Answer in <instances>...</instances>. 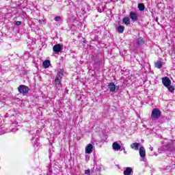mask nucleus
<instances>
[{
  "label": "nucleus",
  "instance_id": "1",
  "mask_svg": "<svg viewBox=\"0 0 175 175\" xmlns=\"http://www.w3.org/2000/svg\"><path fill=\"white\" fill-rule=\"evenodd\" d=\"M161 116H162V113L161 112V110H159L158 108H155V109H153L152 111L150 119L152 121H157V120H159Z\"/></svg>",
  "mask_w": 175,
  "mask_h": 175
},
{
  "label": "nucleus",
  "instance_id": "2",
  "mask_svg": "<svg viewBox=\"0 0 175 175\" xmlns=\"http://www.w3.org/2000/svg\"><path fill=\"white\" fill-rule=\"evenodd\" d=\"M18 91L20 94H28L29 92V88L25 85H21L18 88Z\"/></svg>",
  "mask_w": 175,
  "mask_h": 175
},
{
  "label": "nucleus",
  "instance_id": "3",
  "mask_svg": "<svg viewBox=\"0 0 175 175\" xmlns=\"http://www.w3.org/2000/svg\"><path fill=\"white\" fill-rule=\"evenodd\" d=\"M162 83L164 87H168L169 85H172V81L167 77H163L161 78Z\"/></svg>",
  "mask_w": 175,
  "mask_h": 175
},
{
  "label": "nucleus",
  "instance_id": "4",
  "mask_svg": "<svg viewBox=\"0 0 175 175\" xmlns=\"http://www.w3.org/2000/svg\"><path fill=\"white\" fill-rule=\"evenodd\" d=\"M108 89L111 92H114L116 90H120V86H116L114 83L111 82L108 85Z\"/></svg>",
  "mask_w": 175,
  "mask_h": 175
},
{
  "label": "nucleus",
  "instance_id": "5",
  "mask_svg": "<svg viewBox=\"0 0 175 175\" xmlns=\"http://www.w3.org/2000/svg\"><path fill=\"white\" fill-rule=\"evenodd\" d=\"M53 50L55 54H58L62 50V46L59 44H55L53 46Z\"/></svg>",
  "mask_w": 175,
  "mask_h": 175
},
{
  "label": "nucleus",
  "instance_id": "6",
  "mask_svg": "<svg viewBox=\"0 0 175 175\" xmlns=\"http://www.w3.org/2000/svg\"><path fill=\"white\" fill-rule=\"evenodd\" d=\"M129 17L131 20H132L133 21H137V20L139 19V16H137V14L133 12H130Z\"/></svg>",
  "mask_w": 175,
  "mask_h": 175
},
{
  "label": "nucleus",
  "instance_id": "7",
  "mask_svg": "<svg viewBox=\"0 0 175 175\" xmlns=\"http://www.w3.org/2000/svg\"><path fill=\"white\" fill-rule=\"evenodd\" d=\"M171 147H173V141L170 140L167 144L163 146V149L164 151H169Z\"/></svg>",
  "mask_w": 175,
  "mask_h": 175
},
{
  "label": "nucleus",
  "instance_id": "8",
  "mask_svg": "<svg viewBox=\"0 0 175 175\" xmlns=\"http://www.w3.org/2000/svg\"><path fill=\"white\" fill-rule=\"evenodd\" d=\"M92 150H94V146L92 144H88L85 147V154H92Z\"/></svg>",
  "mask_w": 175,
  "mask_h": 175
},
{
  "label": "nucleus",
  "instance_id": "9",
  "mask_svg": "<svg viewBox=\"0 0 175 175\" xmlns=\"http://www.w3.org/2000/svg\"><path fill=\"white\" fill-rule=\"evenodd\" d=\"M112 148L114 151H120L121 150V145L118 144V142H115L112 144Z\"/></svg>",
  "mask_w": 175,
  "mask_h": 175
},
{
  "label": "nucleus",
  "instance_id": "10",
  "mask_svg": "<svg viewBox=\"0 0 175 175\" xmlns=\"http://www.w3.org/2000/svg\"><path fill=\"white\" fill-rule=\"evenodd\" d=\"M139 155L141 158H144L146 157V149L144 146H141L139 148Z\"/></svg>",
  "mask_w": 175,
  "mask_h": 175
},
{
  "label": "nucleus",
  "instance_id": "11",
  "mask_svg": "<svg viewBox=\"0 0 175 175\" xmlns=\"http://www.w3.org/2000/svg\"><path fill=\"white\" fill-rule=\"evenodd\" d=\"M132 173H133V170L129 167H126L124 171V175H132Z\"/></svg>",
  "mask_w": 175,
  "mask_h": 175
},
{
  "label": "nucleus",
  "instance_id": "12",
  "mask_svg": "<svg viewBox=\"0 0 175 175\" xmlns=\"http://www.w3.org/2000/svg\"><path fill=\"white\" fill-rule=\"evenodd\" d=\"M139 146H140V144L137 142L133 143L131 145V148H133V150H135V151H137L139 150Z\"/></svg>",
  "mask_w": 175,
  "mask_h": 175
},
{
  "label": "nucleus",
  "instance_id": "13",
  "mask_svg": "<svg viewBox=\"0 0 175 175\" xmlns=\"http://www.w3.org/2000/svg\"><path fill=\"white\" fill-rule=\"evenodd\" d=\"M65 70L64 69H60L57 73V76L56 77H57V79H62L64 77V72Z\"/></svg>",
  "mask_w": 175,
  "mask_h": 175
},
{
  "label": "nucleus",
  "instance_id": "14",
  "mask_svg": "<svg viewBox=\"0 0 175 175\" xmlns=\"http://www.w3.org/2000/svg\"><path fill=\"white\" fill-rule=\"evenodd\" d=\"M136 43L138 46H143V44H144V38L142 37L139 38L136 40Z\"/></svg>",
  "mask_w": 175,
  "mask_h": 175
},
{
  "label": "nucleus",
  "instance_id": "15",
  "mask_svg": "<svg viewBox=\"0 0 175 175\" xmlns=\"http://www.w3.org/2000/svg\"><path fill=\"white\" fill-rule=\"evenodd\" d=\"M122 21H123V23H124L126 25H129V24H131V21L128 17H124Z\"/></svg>",
  "mask_w": 175,
  "mask_h": 175
},
{
  "label": "nucleus",
  "instance_id": "16",
  "mask_svg": "<svg viewBox=\"0 0 175 175\" xmlns=\"http://www.w3.org/2000/svg\"><path fill=\"white\" fill-rule=\"evenodd\" d=\"M124 30H125V27L124 26L120 25L118 27V32H119V33H122Z\"/></svg>",
  "mask_w": 175,
  "mask_h": 175
},
{
  "label": "nucleus",
  "instance_id": "17",
  "mask_svg": "<svg viewBox=\"0 0 175 175\" xmlns=\"http://www.w3.org/2000/svg\"><path fill=\"white\" fill-rule=\"evenodd\" d=\"M50 65H51L50 60H45L43 62V66L45 68H49L50 66Z\"/></svg>",
  "mask_w": 175,
  "mask_h": 175
},
{
  "label": "nucleus",
  "instance_id": "18",
  "mask_svg": "<svg viewBox=\"0 0 175 175\" xmlns=\"http://www.w3.org/2000/svg\"><path fill=\"white\" fill-rule=\"evenodd\" d=\"M138 9L140 12H143L146 8L144 7V4L139 3L138 4Z\"/></svg>",
  "mask_w": 175,
  "mask_h": 175
},
{
  "label": "nucleus",
  "instance_id": "19",
  "mask_svg": "<svg viewBox=\"0 0 175 175\" xmlns=\"http://www.w3.org/2000/svg\"><path fill=\"white\" fill-rule=\"evenodd\" d=\"M155 67L157 68L158 69H161V68H162V62L157 61L155 63Z\"/></svg>",
  "mask_w": 175,
  "mask_h": 175
},
{
  "label": "nucleus",
  "instance_id": "20",
  "mask_svg": "<svg viewBox=\"0 0 175 175\" xmlns=\"http://www.w3.org/2000/svg\"><path fill=\"white\" fill-rule=\"evenodd\" d=\"M61 80H62L61 78L55 77V82L56 85H59L61 84Z\"/></svg>",
  "mask_w": 175,
  "mask_h": 175
},
{
  "label": "nucleus",
  "instance_id": "21",
  "mask_svg": "<svg viewBox=\"0 0 175 175\" xmlns=\"http://www.w3.org/2000/svg\"><path fill=\"white\" fill-rule=\"evenodd\" d=\"M166 88H167L170 92H174V87H173V85H170L168 87H166Z\"/></svg>",
  "mask_w": 175,
  "mask_h": 175
},
{
  "label": "nucleus",
  "instance_id": "22",
  "mask_svg": "<svg viewBox=\"0 0 175 175\" xmlns=\"http://www.w3.org/2000/svg\"><path fill=\"white\" fill-rule=\"evenodd\" d=\"M36 142H38V138H33L31 139V142L34 144V146H36Z\"/></svg>",
  "mask_w": 175,
  "mask_h": 175
},
{
  "label": "nucleus",
  "instance_id": "23",
  "mask_svg": "<svg viewBox=\"0 0 175 175\" xmlns=\"http://www.w3.org/2000/svg\"><path fill=\"white\" fill-rule=\"evenodd\" d=\"M85 174L90 175L91 174V170L88 169L85 170Z\"/></svg>",
  "mask_w": 175,
  "mask_h": 175
},
{
  "label": "nucleus",
  "instance_id": "24",
  "mask_svg": "<svg viewBox=\"0 0 175 175\" xmlns=\"http://www.w3.org/2000/svg\"><path fill=\"white\" fill-rule=\"evenodd\" d=\"M55 21H61V20H62V18H61V16H56L54 18Z\"/></svg>",
  "mask_w": 175,
  "mask_h": 175
},
{
  "label": "nucleus",
  "instance_id": "25",
  "mask_svg": "<svg viewBox=\"0 0 175 175\" xmlns=\"http://www.w3.org/2000/svg\"><path fill=\"white\" fill-rule=\"evenodd\" d=\"M16 25H21V21H16L15 22Z\"/></svg>",
  "mask_w": 175,
  "mask_h": 175
},
{
  "label": "nucleus",
  "instance_id": "26",
  "mask_svg": "<svg viewBox=\"0 0 175 175\" xmlns=\"http://www.w3.org/2000/svg\"><path fill=\"white\" fill-rule=\"evenodd\" d=\"M49 158H51V149H49Z\"/></svg>",
  "mask_w": 175,
  "mask_h": 175
},
{
  "label": "nucleus",
  "instance_id": "27",
  "mask_svg": "<svg viewBox=\"0 0 175 175\" xmlns=\"http://www.w3.org/2000/svg\"><path fill=\"white\" fill-rule=\"evenodd\" d=\"M85 159H86V161H88V159H90V156H85Z\"/></svg>",
  "mask_w": 175,
  "mask_h": 175
},
{
  "label": "nucleus",
  "instance_id": "28",
  "mask_svg": "<svg viewBox=\"0 0 175 175\" xmlns=\"http://www.w3.org/2000/svg\"><path fill=\"white\" fill-rule=\"evenodd\" d=\"M8 117H9V114H8V113H6V114L5 115V118H8Z\"/></svg>",
  "mask_w": 175,
  "mask_h": 175
},
{
  "label": "nucleus",
  "instance_id": "29",
  "mask_svg": "<svg viewBox=\"0 0 175 175\" xmlns=\"http://www.w3.org/2000/svg\"><path fill=\"white\" fill-rule=\"evenodd\" d=\"M150 151H152V150H154V148L150 147Z\"/></svg>",
  "mask_w": 175,
  "mask_h": 175
},
{
  "label": "nucleus",
  "instance_id": "30",
  "mask_svg": "<svg viewBox=\"0 0 175 175\" xmlns=\"http://www.w3.org/2000/svg\"><path fill=\"white\" fill-rule=\"evenodd\" d=\"M124 154H126V151L125 150V148L123 149Z\"/></svg>",
  "mask_w": 175,
  "mask_h": 175
},
{
  "label": "nucleus",
  "instance_id": "31",
  "mask_svg": "<svg viewBox=\"0 0 175 175\" xmlns=\"http://www.w3.org/2000/svg\"><path fill=\"white\" fill-rule=\"evenodd\" d=\"M156 21H158V18H156Z\"/></svg>",
  "mask_w": 175,
  "mask_h": 175
}]
</instances>
